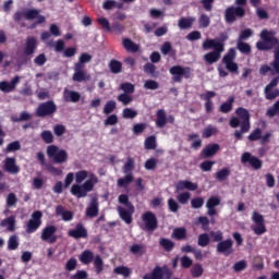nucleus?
I'll use <instances>...</instances> for the list:
<instances>
[{
    "instance_id": "f257e3e1",
    "label": "nucleus",
    "mask_w": 279,
    "mask_h": 279,
    "mask_svg": "<svg viewBox=\"0 0 279 279\" xmlns=\"http://www.w3.org/2000/svg\"><path fill=\"white\" fill-rule=\"evenodd\" d=\"M75 182L71 187V193L77 198L86 197L90 191H95V185L99 184V178L93 172L81 170L75 173Z\"/></svg>"
},
{
    "instance_id": "f03ea898",
    "label": "nucleus",
    "mask_w": 279,
    "mask_h": 279,
    "mask_svg": "<svg viewBox=\"0 0 279 279\" xmlns=\"http://www.w3.org/2000/svg\"><path fill=\"white\" fill-rule=\"evenodd\" d=\"M271 69H275V71L271 72V75H277L274 77L270 83L264 88V94L266 99L274 101V99H277L279 97V89H272L278 86L279 83V51L276 52L275 60L270 63Z\"/></svg>"
},
{
    "instance_id": "7ed1b4c3",
    "label": "nucleus",
    "mask_w": 279,
    "mask_h": 279,
    "mask_svg": "<svg viewBox=\"0 0 279 279\" xmlns=\"http://www.w3.org/2000/svg\"><path fill=\"white\" fill-rule=\"evenodd\" d=\"M46 154L50 160L54 161L56 165H64V162L69 160V153L56 145L48 146Z\"/></svg>"
},
{
    "instance_id": "20e7f679",
    "label": "nucleus",
    "mask_w": 279,
    "mask_h": 279,
    "mask_svg": "<svg viewBox=\"0 0 279 279\" xmlns=\"http://www.w3.org/2000/svg\"><path fill=\"white\" fill-rule=\"evenodd\" d=\"M142 221H144L142 229L146 230V232H154V230L158 229V218H156V215L151 211L143 214Z\"/></svg>"
},
{
    "instance_id": "39448f33",
    "label": "nucleus",
    "mask_w": 279,
    "mask_h": 279,
    "mask_svg": "<svg viewBox=\"0 0 279 279\" xmlns=\"http://www.w3.org/2000/svg\"><path fill=\"white\" fill-rule=\"evenodd\" d=\"M56 110H58V107L56 106V102L49 100L46 102H41L37 109H36V116L37 117H51V114L56 113Z\"/></svg>"
},
{
    "instance_id": "423d86ee",
    "label": "nucleus",
    "mask_w": 279,
    "mask_h": 279,
    "mask_svg": "<svg viewBox=\"0 0 279 279\" xmlns=\"http://www.w3.org/2000/svg\"><path fill=\"white\" fill-rule=\"evenodd\" d=\"M235 58L236 50H234V48H230L228 53L222 58V62L226 64V69L230 71V73H239V65L234 63Z\"/></svg>"
},
{
    "instance_id": "0eeeda50",
    "label": "nucleus",
    "mask_w": 279,
    "mask_h": 279,
    "mask_svg": "<svg viewBox=\"0 0 279 279\" xmlns=\"http://www.w3.org/2000/svg\"><path fill=\"white\" fill-rule=\"evenodd\" d=\"M170 74L173 75V82H182V76L185 80H190L191 77V68H182V65H174L170 68Z\"/></svg>"
},
{
    "instance_id": "6e6552de",
    "label": "nucleus",
    "mask_w": 279,
    "mask_h": 279,
    "mask_svg": "<svg viewBox=\"0 0 279 279\" xmlns=\"http://www.w3.org/2000/svg\"><path fill=\"white\" fill-rule=\"evenodd\" d=\"M40 219H43V211L37 210L32 214L31 219L28 220V223L26 226V232L28 234H32V232H36L40 228L43 223Z\"/></svg>"
},
{
    "instance_id": "1a4fd4ad",
    "label": "nucleus",
    "mask_w": 279,
    "mask_h": 279,
    "mask_svg": "<svg viewBox=\"0 0 279 279\" xmlns=\"http://www.w3.org/2000/svg\"><path fill=\"white\" fill-rule=\"evenodd\" d=\"M259 36L262 40H265L266 43H269L270 45H272V47H275L274 60H276V52L279 51V41L278 38H276V32L264 29L262 31Z\"/></svg>"
},
{
    "instance_id": "9d476101",
    "label": "nucleus",
    "mask_w": 279,
    "mask_h": 279,
    "mask_svg": "<svg viewBox=\"0 0 279 279\" xmlns=\"http://www.w3.org/2000/svg\"><path fill=\"white\" fill-rule=\"evenodd\" d=\"M227 23H234L236 16L243 19L245 16V9L241 7H229L225 12Z\"/></svg>"
},
{
    "instance_id": "9b49d317",
    "label": "nucleus",
    "mask_w": 279,
    "mask_h": 279,
    "mask_svg": "<svg viewBox=\"0 0 279 279\" xmlns=\"http://www.w3.org/2000/svg\"><path fill=\"white\" fill-rule=\"evenodd\" d=\"M234 242L232 241V239H228V240H222L220 241L217 246L216 250L218 252V254H223L225 256H230V254H234Z\"/></svg>"
},
{
    "instance_id": "f8f14e48",
    "label": "nucleus",
    "mask_w": 279,
    "mask_h": 279,
    "mask_svg": "<svg viewBox=\"0 0 279 279\" xmlns=\"http://www.w3.org/2000/svg\"><path fill=\"white\" fill-rule=\"evenodd\" d=\"M239 119H241L242 132H250V111L247 109L240 107L235 110Z\"/></svg>"
},
{
    "instance_id": "ddd939ff",
    "label": "nucleus",
    "mask_w": 279,
    "mask_h": 279,
    "mask_svg": "<svg viewBox=\"0 0 279 279\" xmlns=\"http://www.w3.org/2000/svg\"><path fill=\"white\" fill-rule=\"evenodd\" d=\"M73 82H90L92 76L84 68L74 65Z\"/></svg>"
},
{
    "instance_id": "4468645a",
    "label": "nucleus",
    "mask_w": 279,
    "mask_h": 279,
    "mask_svg": "<svg viewBox=\"0 0 279 279\" xmlns=\"http://www.w3.org/2000/svg\"><path fill=\"white\" fill-rule=\"evenodd\" d=\"M241 162L245 165V162H250L251 167L253 169L258 170L263 168V160L258 159V157L250 154V153H244L241 156Z\"/></svg>"
},
{
    "instance_id": "2eb2a0df",
    "label": "nucleus",
    "mask_w": 279,
    "mask_h": 279,
    "mask_svg": "<svg viewBox=\"0 0 279 279\" xmlns=\"http://www.w3.org/2000/svg\"><path fill=\"white\" fill-rule=\"evenodd\" d=\"M58 229L56 226H48L41 232V239L46 241V243L53 244L58 241V236H56V231Z\"/></svg>"
},
{
    "instance_id": "dca6fc26",
    "label": "nucleus",
    "mask_w": 279,
    "mask_h": 279,
    "mask_svg": "<svg viewBox=\"0 0 279 279\" xmlns=\"http://www.w3.org/2000/svg\"><path fill=\"white\" fill-rule=\"evenodd\" d=\"M202 47L204 51H208V49H214V51H225L223 43L217 39L207 38L203 41Z\"/></svg>"
},
{
    "instance_id": "f3484780",
    "label": "nucleus",
    "mask_w": 279,
    "mask_h": 279,
    "mask_svg": "<svg viewBox=\"0 0 279 279\" xmlns=\"http://www.w3.org/2000/svg\"><path fill=\"white\" fill-rule=\"evenodd\" d=\"M128 209L119 206L118 213L120 215V218L122 221H125V223L130 225L132 223V215H134V206L132 204H128Z\"/></svg>"
},
{
    "instance_id": "a211bd4d",
    "label": "nucleus",
    "mask_w": 279,
    "mask_h": 279,
    "mask_svg": "<svg viewBox=\"0 0 279 279\" xmlns=\"http://www.w3.org/2000/svg\"><path fill=\"white\" fill-rule=\"evenodd\" d=\"M21 82V76H14L11 82L2 81L0 82V90L2 93H12L16 90V85Z\"/></svg>"
},
{
    "instance_id": "6ab92c4d",
    "label": "nucleus",
    "mask_w": 279,
    "mask_h": 279,
    "mask_svg": "<svg viewBox=\"0 0 279 279\" xmlns=\"http://www.w3.org/2000/svg\"><path fill=\"white\" fill-rule=\"evenodd\" d=\"M221 198L214 196L207 199L206 208H207V215L209 217H215L217 215V206H220Z\"/></svg>"
},
{
    "instance_id": "aec40b11",
    "label": "nucleus",
    "mask_w": 279,
    "mask_h": 279,
    "mask_svg": "<svg viewBox=\"0 0 279 279\" xmlns=\"http://www.w3.org/2000/svg\"><path fill=\"white\" fill-rule=\"evenodd\" d=\"M69 236L72 239H86L88 236V231L82 223H77L76 227L69 231Z\"/></svg>"
},
{
    "instance_id": "412c9836",
    "label": "nucleus",
    "mask_w": 279,
    "mask_h": 279,
    "mask_svg": "<svg viewBox=\"0 0 279 279\" xmlns=\"http://www.w3.org/2000/svg\"><path fill=\"white\" fill-rule=\"evenodd\" d=\"M86 217H89L90 219L97 217L99 215V202L97 201V197H93L88 207L85 211Z\"/></svg>"
},
{
    "instance_id": "4be33fe9",
    "label": "nucleus",
    "mask_w": 279,
    "mask_h": 279,
    "mask_svg": "<svg viewBox=\"0 0 279 279\" xmlns=\"http://www.w3.org/2000/svg\"><path fill=\"white\" fill-rule=\"evenodd\" d=\"M23 16L26 21H34V19H37V23H45V16L40 15V11L37 9L24 11Z\"/></svg>"
},
{
    "instance_id": "5701e85b",
    "label": "nucleus",
    "mask_w": 279,
    "mask_h": 279,
    "mask_svg": "<svg viewBox=\"0 0 279 279\" xmlns=\"http://www.w3.org/2000/svg\"><path fill=\"white\" fill-rule=\"evenodd\" d=\"M197 183H193L191 181H179L175 184V192L180 193V191H197Z\"/></svg>"
},
{
    "instance_id": "b1692460",
    "label": "nucleus",
    "mask_w": 279,
    "mask_h": 279,
    "mask_svg": "<svg viewBox=\"0 0 279 279\" xmlns=\"http://www.w3.org/2000/svg\"><path fill=\"white\" fill-rule=\"evenodd\" d=\"M63 99L64 101H71L72 104H77V101L82 99V94H80L78 92L65 88L63 90Z\"/></svg>"
},
{
    "instance_id": "393cba45",
    "label": "nucleus",
    "mask_w": 279,
    "mask_h": 279,
    "mask_svg": "<svg viewBox=\"0 0 279 279\" xmlns=\"http://www.w3.org/2000/svg\"><path fill=\"white\" fill-rule=\"evenodd\" d=\"M221 53H223V50H214L211 52L204 54V60L208 64H215V62H219Z\"/></svg>"
},
{
    "instance_id": "a878e982",
    "label": "nucleus",
    "mask_w": 279,
    "mask_h": 279,
    "mask_svg": "<svg viewBox=\"0 0 279 279\" xmlns=\"http://www.w3.org/2000/svg\"><path fill=\"white\" fill-rule=\"evenodd\" d=\"M1 228H7L9 232H14L16 230V217L11 216L3 219L0 222Z\"/></svg>"
},
{
    "instance_id": "bb28decb",
    "label": "nucleus",
    "mask_w": 279,
    "mask_h": 279,
    "mask_svg": "<svg viewBox=\"0 0 279 279\" xmlns=\"http://www.w3.org/2000/svg\"><path fill=\"white\" fill-rule=\"evenodd\" d=\"M56 215H58V217H61L63 221H71V219H73L72 211L64 209V207L60 205L56 207Z\"/></svg>"
},
{
    "instance_id": "cd10ccee",
    "label": "nucleus",
    "mask_w": 279,
    "mask_h": 279,
    "mask_svg": "<svg viewBox=\"0 0 279 279\" xmlns=\"http://www.w3.org/2000/svg\"><path fill=\"white\" fill-rule=\"evenodd\" d=\"M4 169L9 173H19V166H16V159L7 158L4 163Z\"/></svg>"
},
{
    "instance_id": "c85d7f7f",
    "label": "nucleus",
    "mask_w": 279,
    "mask_h": 279,
    "mask_svg": "<svg viewBox=\"0 0 279 279\" xmlns=\"http://www.w3.org/2000/svg\"><path fill=\"white\" fill-rule=\"evenodd\" d=\"M122 45H123L124 49H126L131 53H136L141 49V46L136 45L134 41H132L129 38H124L122 41Z\"/></svg>"
},
{
    "instance_id": "c756f323",
    "label": "nucleus",
    "mask_w": 279,
    "mask_h": 279,
    "mask_svg": "<svg viewBox=\"0 0 279 279\" xmlns=\"http://www.w3.org/2000/svg\"><path fill=\"white\" fill-rule=\"evenodd\" d=\"M218 149L219 144H209L203 149L202 154L205 158H210L216 155Z\"/></svg>"
},
{
    "instance_id": "7c9ffc66",
    "label": "nucleus",
    "mask_w": 279,
    "mask_h": 279,
    "mask_svg": "<svg viewBox=\"0 0 279 279\" xmlns=\"http://www.w3.org/2000/svg\"><path fill=\"white\" fill-rule=\"evenodd\" d=\"M195 23V17H181L178 22V26L181 29H191Z\"/></svg>"
},
{
    "instance_id": "2f4dec72",
    "label": "nucleus",
    "mask_w": 279,
    "mask_h": 279,
    "mask_svg": "<svg viewBox=\"0 0 279 279\" xmlns=\"http://www.w3.org/2000/svg\"><path fill=\"white\" fill-rule=\"evenodd\" d=\"M36 51V38L29 37L26 40V47L24 49L25 56H32Z\"/></svg>"
},
{
    "instance_id": "473e14b6",
    "label": "nucleus",
    "mask_w": 279,
    "mask_h": 279,
    "mask_svg": "<svg viewBox=\"0 0 279 279\" xmlns=\"http://www.w3.org/2000/svg\"><path fill=\"white\" fill-rule=\"evenodd\" d=\"M156 125L157 128H165L167 125V113L165 109L157 110Z\"/></svg>"
},
{
    "instance_id": "72a5a7b5",
    "label": "nucleus",
    "mask_w": 279,
    "mask_h": 279,
    "mask_svg": "<svg viewBox=\"0 0 279 279\" xmlns=\"http://www.w3.org/2000/svg\"><path fill=\"white\" fill-rule=\"evenodd\" d=\"M131 182H134V174L129 173L124 178L118 179V186L120 189H128L130 186Z\"/></svg>"
},
{
    "instance_id": "f704fd0d",
    "label": "nucleus",
    "mask_w": 279,
    "mask_h": 279,
    "mask_svg": "<svg viewBox=\"0 0 279 279\" xmlns=\"http://www.w3.org/2000/svg\"><path fill=\"white\" fill-rule=\"evenodd\" d=\"M230 168H222L218 172H216L215 178L218 180V182H226L228 178H230Z\"/></svg>"
},
{
    "instance_id": "c9c22d12",
    "label": "nucleus",
    "mask_w": 279,
    "mask_h": 279,
    "mask_svg": "<svg viewBox=\"0 0 279 279\" xmlns=\"http://www.w3.org/2000/svg\"><path fill=\"white\" fill-rule=\"evenodd\" d=\"M172 238L177 239V241H184L186 239V228L180 227L173 229Z\"/></svg>"
},
{
    "instance_id": "e433bc0d",
    "label": "nucleus",
    "mask_w": 279,
    "mask_h": 279,
    "mask_svg": "<svg viewBox=\"0 0 279 279\" xmlns=\"http://www.w3.org/2000/svg\"><path fill=\"white\" fill-rule=\"evenodd\" d=\"M143 279H162V267L157 266L153 269L151 274H147Z\"/></svg>"
},
{
    "instance_id": "4c0bfd02",
    "label": "nucleus",
    "mask_w": 279,
    "mask_h": 279,
    "mask_svg": "<svg viewBox=\"0 0 279 279\" xmlns=\"http://www.w3.org/2000/svg\"><path fill=\"white\" fill-rule=\"evenodd\" d=\"M93 60V54L88 52H83L78 57V62H76L74 65L84 68L87 62H90Z\"/></svg>"
},
{
    "instance_id": "58836bf2",
    "label": "nucleus",
    "mask_w": 279,
    "mask_h": 279,
    "mask_svg": "<svg viewBox=\"0 0 279 279\" xmlns=\"http://www.w3.org/2000/svg\"><path fill=\"white\" fill-rule=\"evenodd\" d=\"M93 258H95V255L90 251H85L80 256V260L83 265H89V263H93Z\"/></svg>"
},
{
    "instance_id": "ea45409f",
    "label": "nucleus",
    "mask_w": 279,
    "mask_h": 279,
    "mask_svg": "<svg viewBox=\"0 0 279 279\" xmlns=\"http://www.w3.org/2000/svg\"><path fill=\"white\" fill-rule=\"evenodd\" d=\"M131 254H134L135 256H143L145 254V245L143 244H133L130 246Z\"/></svg>"
},
{
    "instance_id": "a19ab883",
    "label": "nucleus",
    "mask_w": 279,
    "mask_h": 279,
    "mask_svg": "<svg viewBox=\"0 0 279 279\" xmlns=\"http://www.w3.org/2000/svg\"><path fill=\"white\" fill-rule=\"evenodd\" d=\"M117 110V101L109 100L105 104V107L102 109L104 114H112Z\"/></svg>"
},
{
    "instance_id": "79ce46f5",
    "label": "nucleus",
    "mask_w": 279,
    "mask_h": 279,
    "mask_svg": "<svg viewBox=\"0 0 279 279\" xmlns=\"http://www.w3.org/2000/svg\"><path fill=\"white\" fill-rule=\"evenodd\" d=\"M232 104H234V97H230L227 102L220 105V112L225 114L232 111Z\"/></svg>"
},
{
    "instance_id": "37998d69",
    "label": "nucleus",
    "mask_w": 279,
    "mask_h": 279,
    "mask_svg": "<svg viewBox=\"0 0 279 279\" xmlns=\"http://www.w3.org/2000/svg\"><path fill=\"white\" fill-rule=\"evenodd\" d=\"M197 245H199V247H207V245H210V236L208 233H202L198 235Z\"/></svg>"
},
{
    "instance_id": "c03bdc74",
    "label": "nucleus",
    "mask_w": 279,
    "mask_h": 279,
    "mask_svg": "<svg viewBox=\"0 0 279 279\" xmlns=\"http://www.w3.org/2000/svg\"><path fill=\"white\" fill-rule=\"evenodd\" d=\"M267 117L274 119V117H279V100H277L266 112Z\"/></svg>"
},
{
    "instance_id": "a18cd8bd",
    "label": "nucleus",
    "mask_w": 279,
    "mask_h": 279,
    "mask_svg": "<svg viewBox=\"0 0 279 279\" xmlns=\"http://www.w3.org/2000/svg\"><path fill=\"white\" fill-rule=\"evenodd\" d=\"M236 47L241 53H252V47L247 43H243V40L238 39Z\"/></svg>"
},
{
    "instance_id": "49530a36",
    "label": "nucleus",
    "mask_w": 279,
    "mask_h": 279,
    "mask_svg": "<svg viewBox=\"0 0 279 279\" xmlns=\"http://www.w3.org/2000/svg\"><path fill=\"white\" fill-rule=\"evenodd\" d=\"M256 48L258 51H269V49H276V46L271 45L269 41H257Z\"/></svg>"
},
{
    "instance_id": "de8ad7c7",
    "label": "nucleus",
    "mask_w": 279,
    "mask_h": 279,
    "mask_svg": "<svg viewBox=\"0 0 279 279\" xmlns=\"http://www.w3.org/2000/svg\"><path fill=\"white\" fill-rule=\"evenodd\" d=\"M109 68L111 73H121V69H123V64L121 63V61H117V60H111L109 63Z\"/></svg>"
},
{
    "instance_id": "09e8293b",
    "label": "nucleus",
    "mask_w": 279,
    "mask_h": 279,
    "mask_svg": "<svg viewBox=\"0 0 279 279\" xmlns=\"http://www.w3.org/2000/svg\"><path fill=\"white\" fill-rule=\"evenodd\" d=\"M137 116H138V111L132 108H125L122 111L123 119H136Z\"/></svg>"
},
{
    "instance_id": "8fccbe9b",
    "label": "nucleus",
    "mask_w": 279,
    "mask_h": 279,
    "mask_svg": "<svg viewBox=\"0 0 279 279\" xmlns=\"http://www.w3.org/2000/svg\"><path fill=\"white\" fill-rule=\"evenodd\" d=\"M159 245H161V247H163L166 252H171V250H173V247L175 246L173 241L165 238L159 241Z\"/></svg>"
},
{
    "instance_id": "3c124183",
    "label": "nucleus",
    "mask_w": 279,
    "mask_h": 279,
    "mask_svg": "<svg viewBox=\"0 0 279 279\" xmlns=\"http://www.w3.org/2000/svg\"><path fill=\"white\" fill-rule=\"evenodd\" d=\"M132 94H120L118 96V101H120V104H122L123 106H130V104H132L133 98L131 96Z\"/></svg>"
},
{
    "instance_id": "603ef678",
    "label": "nucleus",
    "mask_w": 279,
    "mask_h": 279,
    "mask_svg": "<svg viewBox=\"0 0 279 279\" xmlns=\"http://www.w3.org/2000/svg\"><path fill=\"white\" fill-rule=\"evenodd\" d=\"M144 88H146V90H158V88H160V84L154 80H146L144 82Z\"/></svg>"
},
{
    "instance_id": "864d4df0",
    "label": "nucleus",
    "mask_w": 279,
    "mask_h": 279,
    "mask_svg": "<svg viewBox=\"0 0 279 279\" xmlns=\"http://www.w3.org/2000/svg\"><path fill=\"white\" fill-rule=\"evenodd\" d=\"M113 271H114V274H118L119 276H124V278H130V274H132L130 268H128L125 266L116 267Z\"/></svg>"
},
{
    "instance_id": "5fc2aeb1",
    "label": "nucleus",
    "mask_w": 279,
    "mask_h": 279,
    "mask_svg": "<svg viewBox=\"0 0 279 279\" xmlns=\"http://www.w3.org/2000/svg\"><path fill=\"white\" fill-rule=\"evenodd\" d=\"M134 171V159L129 157L123 166V173L130 174Z\"/></svg>"
},
{
    "instance_id": "6e6d98bb",
    "label": "nucleus",
    "mask_w": 279,
    "mask_h": 279,
    "mask_svg": "<svg viewBox=\"0 0 279 279\" xmlns=\"http://www.w3.org/2000/svg\"><path fill=\"white\" fill-rule=\"evenodd\" d=\"M189 141H193L192 147L194 149H199V147H202V140H199V135L198 134H191V135H189Z\"/></svg>"
},
{
    "instance_id": "4d7b16f0",
    "label": "nucleus",
    "mask_w": 279,
    "mask_h": 279,
    "mask_svg": "<svg viewBox=\"0 0 279 279\" xmlns=\"http://www.w3.org/2000/svg\"><path fill=\"white\" fill-rule=\"evenodd\" d=\"M135 86L132 83H123L120 85V90H123L126 95H132L134 93Z\"/></svg>"
},
{
    "instance_id": "13d9d810",
    "label": "nucleus",
    "mask_w": 279,
    "mask_h": 279,
    "mask_svg": "<svg viewBox=\"0 0 279 279\" xmlns=\"http://www.w3.org/2000/svg\"><path fill=\"white\" fill-rule=\"evenodd\" d=\"M198 25L199 27L206 28L210 25V17L205 13L201 14L198 17Z\"/></svg>"
},
{
    "instance_id": "bf43d9fd",
    "label": "nucleus",
    "mask_w": 279,
    "mask_h": 279,
    "mask_svg": "<svg viewBox=\"0 0 279 279\" xmlns=\"http://www.w3.org/2000/svg\"><path fill=\"white\" fill-rule=\"evenodd\" d=\"M191 272L194 278H201V276L204 274V267H202L201 264H195L192 267Z\"/></svg>"
},
{
    "instance_id": "052dcab7",
    "label": "nucleus",
    "mask_w": 279,
    "mask_h": 279,
    "mask_svg": "<svg viewBox=\"0 0 279 279\" xmlns=\"http://www.w3.org/2000/svg\"><path fill=\"white\" fill-rule=\"evenodd\" d=\"M44 143H46L47 145H50V143H53V133H51V131H44L40 134Z\"/></svg>"
},
{
    "instance_id": "680f3d73",
    "label": "nucleus",
    "mask_w": 279,
    "mask_h": 279,
    "mask_svg": "<svg viewBox=\"0 0 279 279\" xmlns=\"http://www.w3.org/2000/svg\"><path fill=\"white\" fill-rule=\"evenodd\" d=\"M8 248L9 250H17L19 248V236L11 235L9 238Z\"/></svg>"
},
{
    "instance_id": "e2e57ef3",
    "label": "nucleus",
    "mask_w": 279,
    "mask_h": 279,
    "mask_svg": "<svg viewBox=\"0 0 279 279\" xmlns=\"http://www.w3.org/2000/svg\"><path fill=\"white\" fill-rule=\"evenodd\" d=\"M29 119H32V114L23 111L20 117H13L12 121L14 123H21V121H29Z\"/></svg>"
},
{
    "instance_id": "0e129e2a",
    "label": "nucleus",
    "mask_w": 279,
    "mask_h": 279,
    "mask_svg": "<svg viewBox=\"0 0 279 279\" xmlns=\"http://www.w3.org/2000/svg\"><path fill=\"white\" fill-rule=\"evenodd\" d=\"M260 138H263V131L260 129H255L248 135V141H260Z\"/></svg>"
},
{
    "instance_id": "69168bd1",
    "label": "nucleus",
    "mask_w": 279,
    "mask_h": 279,
    "mask_svg": "<svg viewBox=\"0 0 279 279\" xmlns=\"http://www.w3.org/2000/svg\"><path fill=\"white\" fill-rule=\"evenodd\" d=\"M177 199L180 204H189V201L191 199V193L183 192L178 195Z\"/></svg>"
},
{
    "instance_id": "338daca9",
    "label": "nucleus",
    "mask_w": 279,
    "mask_h": 279,
    "mask_svg": "<svg viewBox=\"0 0 279 279\" xmlns=\"http://www.w3.org/2000/svg\"><path fill=\"white\" fill-rule=\"evenodd\" d=\"M146 149H156V136H149L145 140Z\"/></svg>"
},
{
    "instance_id": "774afa93",
    "label": "nucleus",
    "mask_w": 279,
    "mask_h": 279,
    "mask_svg": "<svg viewBox=\"0 0 279 279\" xmlns=\"http://www.w3.org/2000/svg\"><path fill=\"white\" fill-rule=\"evenodd\" d=\"M104 123L105 125H117V123H119V117L117 114H111L107 117Z\"/></svg>"
}]
</instances>
